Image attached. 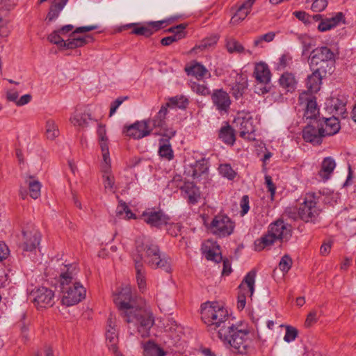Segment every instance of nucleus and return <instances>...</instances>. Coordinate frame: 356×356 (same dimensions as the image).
<instances>
[{"label":"nucleus","mask_w":356,"mask_h":356,"mask_svg":"<svg viewBox=\"0 0 356 356\" xmlns=\"http://www.w3.org/2000/svg\"><path fill=\"white\" fill-rule=\"evenodd\" d=\"M113 302L127 323L130 335L138 332L143 338L149 336L154 318L152 314L144 308L142 299L133 294L130 286L126 285L115 292Z\"/></svg>","instance_id":"1"},{"label":"nucleus","mask_w":356,"mask_h":356,"mask_svg":"<svg viewBox=\"0 0 356 356\" xmlns=\"http://www.w3.org/2000/svg\"><path fill=\"white\" fill-rule=\"evenodd\" d=\"M145 262L153 268H161L170 273L171 261L165 255H161L159 246L150 238L140 236L136 241V253L134 254V263Z\"/></svg>","instance_id":"2"},{"label":"nucleus","mask_w":356,"mask_h":356,"mask_svg":"<svg viewBox=\"0 0 356 356\" xmlns=\"http://www.w3.org/2000/svg\"><path fill=\"white\" fill-rule=\"evenodd\" d=\"M76 275L77 269L74 265H63L60 268L62 303L67 307L74 305L86 298V289L77 282Z\"/></svg>","instance_id":"3"},{"label":"nucleus","mask_w":356,"mask_h":356,"mask_svg":"<svg viewBox=\"0 0 356 356\" xmlns=\"http://www.w3.org/2000/svg\"><path fill=\"white\" fill-rule=\"evenodd\" d=\"M202 320L209 332L216 331L220 337L222 330L229 329L231 323L227 311L216 302H206L201 308Z\"/></svg>","instance_id":"4"},{"label":"nucleus","mask_w":356,"mask_h":356,"mask_svg":"<svg viewBox=\"0 0 356 356\" xmlns=\"http://www.w3.org/2000/svg\"><path fill=\"white\" fill-rule=\"evenodd\" d=\"M222 331L219 339L225 345H229L232 352L245 355L250 351L252 341L248 330L232 323L229 329Z\"/></svg>","instance_id":"5"},{"label":"nucleus","mask_w":356,"mask_h":356,"mask_svg":"<svg viewBox=\"0 0 356 356\" xmlns=\"http://www.w3.org/2000/svg\"><path fill=\"white\" fill-rule=\"evenodd\" d=\"M291 236V225L285 223L282 220H277L270 224L266 234L254 241L256 251L269 248L276 241H287Z\"/></svg>","instance_id":"6"},{"label":"nucleus","mask_w":356,"mask_h":356,"mask_svg":"<svg viewBox=\"0 0 356 356\" xmlns=\"http://www.w3.org/2000/svg\"><path fill=\"white\" fill-rule=\"evenodd\" d=\"M334 53L327 47H321L314 49L310 56L312 65L325 66L327 72L331 74L333 71L332 61L334 60Z\"/></svg>","instance_id":"7"},{"label":"nucleus","mask_w":356,"mask_h":356,"mask_svg":"<svg viewBox=\"0 0 356 356\" xmlns=\"http://www.w3.org/2000/svg\"><path fill=\"white\" fill-rule=\"evenodd\" d=\"M234 228V222L229 217L224 215L215 216L209 227L211 233L219 237L229 236L233 232Z\"/></svg>","instance_id":"8"},{"label":"nucleus","mask_w":356,"mask_h":356,"mask_svg":"<svg viewBox=\"0 0 356 356\" xmlns=\"http://www.w3.org/2000/svg\"><path fill=\"white\" fill-rule=\"evenodd\" d=\"M256 273L254 270L250 271L244 277L239 286L240 293L238 296L237 307L243 309L245 306L246 296H252L254 291Z\"/></svg>","instance_id":"9"},{"label":"nucleus","mask_w":356,"mask_h":356,"mask_svg":"<svg viewBox=\"0 0 356 356\" xmlns=\"http://www.w3.org/2000/svg\"><path fill=\"white\" fill-rule=\"evenodd\" d=\"M29 299L39 309L51 307L54 304V293L48 288L40 287L31 292Z\"/></svg>","instance_id":"10"},{"label":"nucleus","mask_w":356,"mask_h":356,"mask_svg":"<svg viewBox=\"0 0 356 356\" xmlns=\"http://www.w3.org/2000/svg\"><path fill=\"white\" fill-rule=\"evenodd\" d=\"M299 208L300 219L305 222L314 220L320 213V209L316 207L314 194H307Z\"/></svg>","instance_id":"11"},{"label":"nucleus","mask_w":356,"mask_h":356,"mask_svg":"<svg viewBox=\"0 0 356 356\" xmlns=\"http://www.w3.org/2000/svg\"><path fill=\"white\" fill-rule=\"evenodd\" d=\"M324 134L321 131V123L317 120L311 121L302 131V138L313 145H319L322 143Z\"/></svg>","instance_id":"12"},{"label":"nucleus","mask_w":356,"mask_h":356,"mask_svg":"<svg viewBox=\"0 0 356 356\" xmlns=\"http://www.w3.org/2000/svg\"><path fill=\"white\" fill-rule=\"evenodd\" d=\"M150 121H137L135 123L124 127V133L134 139H141L149 136L152 131V129L149 127Z\"/></svg>","instance_id":"13"},{"label":"nucleus","mask_w":356,"mask_h":356,"mask_svg":"<svg viewBox=\"0 0 356 356\" xmlns=\"http://www.w3.org/2000/svg\"><path fill=\"white\" fill-rule=\"evenodd\" d=\"M299 101L301 104H305L306 106L305 117L312 121L318 120L317 116L319 115V108H318L316 97L307 92H304L300 95Z\"/></svg>","instance_id":"14"},{"label":"nucleus","mask_w":356,"mask_h":356,"mask_svg":"<svg viewBox=\"0 0 356 356\" xmlns=\"http://www.w3.org/2000/svg\"><path fill=\"white\" fill-rule=\"evenodd\" d=\"M312 20H314L316 22L321 20L318 26V30L321 32H325L336 27L341 22L344 23V15L340 12L336 13L335 15L332 17L323 19L321 15L316 14L312 16L311 15V21Z\"/></svg>","instance_id":"15"},{"label":"nucleus","mask_w":356,"mask_h":356,"mask_svg":"<svg viewBox=\"0 0 356 356\" xmlns=\"http://www.w3.org/2000/svg\"><path fill=\"white\" fill-rule=\"evenodd\" d=\"M143 220L152 227L157 228L169 223L170 218L161 211L149 210L142 214Z\"/></svg>","instance_id":"16"},{"label":"nucleus","mask_w":356,"mask_h":356,"mask_svg":"<svg viewBox=\"0 0 356 356\" xmlns=\"http://www.w3.org/2000/svg\"><path fill=\"white\" fill-rule=\"evenodd\" d=\"M211 100L220 113H227L229 109L231 99L227 92L222 89L216 90L211 94Z\"/></svg>","instance_id":"17"},{"label":"nucleus","mask_w":356,"mask_h":356,"mask_svg":"<svg viewBox=\"0 0 356 356\" xmlns=\"http://www.w3.org/2000/svg\"><path fill=\"white\" fill-rule=\"evenodd\" d=\"M22 248L24 251H33L40 244L41 234L35 229H27L22 232Z\"/></svg>","instance_id":"18"},{"label":"nucleus","mask_w":356,"mask_h":356,"mask_svg":"<svg viewBox=\"0 0 356 356\" xmlns=\"http://www.w3.org/2000/svg\"><path fill=\"white\" fill-rule=\"evenodd\" d=\"M327 73L325 66H322L314 70L313 73L307 76V88L311 94L320 90L322 77Z\"/></svg>","instance_id":"19"},{"label":"nucleus","mask_w":356,"mask_h":356,"mask_svg":"<svg viewBox=\"0 0 356 356\" xmlns=\"http://www.w3.org/2000/svg\"><path fill=\"white\" fill-rule=\"evenodd\" d=\"M234 123L239 127V135L241 137L248 140L254 139L252 135L255 131V127L253 124V119L251 117H238L235 119Z\"/></svg>","instance_id":"20"},{"label":"nucleus","mask_w":356,"mask_h":356,"mask_svg":"<svg viewBox=\"0 0 356 356\" xmlns=\"http://www.w3.org/2000/svg\"><path fill=\"white\" fill-rule=\"evenodd\" d=\"M321 123V131L324 136H333L337 134L340 129V122L335 117L322 118L317 120Z\"/></svg>","instance_id":"21"},{"label":"nucleus","mask_w":356,"mask_h":356,"mask_svg":"<svg viewBox=\"0 0 356 356\" xmlns=\"http://www.w3.org/2000/svg\"><path fill=\"white\" fill-rule=\"evenodd\" d=\"M106 338L108 342V346L114 353L117 352V342L118 341V331L116 329L115 320L111 316L108 320V324L106 331Z\"/></svg>","instance_id":"22"},{"label":"nucleus","mask_w":356,"mask_h":356,"mask_svg":"<svg viewBox=\"0 0 356 356\" xmlns=\"http://www.w3.org/2000/svg\"><path fill=\"white\" fill-rule=\"evenodd\" d=\"M181 191L189 204H195L200 198V190L193 182L185 183Z\"/></svg>","instance_id":"23"},{"label":"nucleus","mask_w":356,"mask_h":356,"mask_svg":"<svg viewBox=\"0 0 356 356\" xmlns=\"http://www.w3.org/2000/svg\"><path fill=\"white\" fill-rule=\"evenodd\" d=\"M254 76L259 83L266 85L270 82L271 74L266 63H259L254 67Z\"/></svg>","instance_id":"24"},{"label":"nucleus","mask_w":356,"mask_h":356,"mask_svg":"<svg viewBox=\"0 0 356 356\" xmlns=\"http://www.w3.org/2000/svg\"><path fill=\"white\" fill-rule=\"evenodd\" d=\"M91 120V115L88 111H84L83 112H79L77 108H76L75 111L70 118V122L74 126L79 127H87L88 120Z\"/></svg>","instance_id":"25"},{"label":"nucleus","mask_w":356,"mask_h":356,"mask_svg":"<svg viewBox=\"0 0 356 356\" xmlns=\"http://www.w3.org/2000/svg\"><path fill=\"white\" fill-rule=\"evenodd\" d=\"M67 1L68 0H53L47 15L46 20L51 22L57 19Z\"/></svg>","instance_id":"26"},{"label":"nucleus","mask_w":356,"mask_h":356,"mask_svg":"<svg viewBox=\"0 0 356 356\" xmlns=\"http://www.w3.org/2000/svg\"><path fill=\"white\" fill-rule=\"evenodd\" d=\"M203 253L207 260L213 261L218 263L222 260V257L218 245L210 243V245L206 244L202 248Z\"/></svg>","instance_id":"27"},{"label":"nucleus","mask_w":356,"mask_h":356,"mask_svg":"<svg viewBox=\"0 0 356 356\" xmlns=\"http://www.w3.org/2000/svg\"><path fill=\"white\" fill-rule=\"evenodd\" d=\"M336 163L333 159L331 157H326L323 159L321 168L318 172V175L323 181H327L335 168Z\"/></svg>","instance_id":"28"},{"label":"nucleus","mask_w":356,"mask_h":356,"mask_svg":"<svg viewBox=\"0 0 356 356\" xmlns=\"http://www.w3.org/2000/svg\"><path fill=\"white\" fill-rule=\"evenodd\" d=\"M76 35H73V33L71 34L72 38L65 40V43H63V47L67 49H74L76 47H81L86 44L89 41H92L93 38L91 35H88L84 37H76Z\"/></svg>","instance_id":"29"},{"label":"nucleus","mask_w":356,"mask_h":356,"mask_svg":"<svg viewBox=\"0 0 356 356\" xmlns=\"http://www.w3.org/2000/svg\"><path fill=\"white\" fill-rule=\"evenodd\" d=\"M159 155L167 161L174 158V152L168 140L161 138L159 140Z\"/></svg>","instance_id":"30"},{"label":"nucleus","mask_w":356,"mask_h":356,"mask_svg":"<svg viewBox=\"0 0 356 356\" xmlns=\"http://www.w3.org/2000/svg\"><path fill=\"white\" fill-rule=\"evenodd\" d=\"M248 80L245 77L240 76L235 85L232 87V94L236 99H238L243 95L248 88Z\"/></svg>","instance_id":"31"},{"label":"nucleus","mask_w":356,"mask_h":356,"mask_svg":"<svg viewBox=\"0 0 356 356\" xmlns=\"http://www.w3.org/2000/svg\"><path fill=\"white\" fill-rule=\"evenodd\" d=\"M279 82L280 86L285 88L288 92L294 90L296 85V81L294 76L288 72L284 73L281 76Z\"/></svg>","instance_id":"32"},{"label":"nucleus","mask_w":356,"mask_h":356,"mask_svg":"<svg viewBox=\"0 0 356 356\" xmlns=\"http://www.w3.org/2000/svg\"><path fill=\"white\" fill-rule=\"evenodd\" d=\"M219 138L222 139L224 143L233 145L235 141L234 129L229 125L222 127L220 130Z\"/></svg>","instance_id":"33"},{"label":"nucleus","mask_w":356,"mask_h":356,"mask_svg":"<svg viewBox=\"0 0 356 356\" xmlns=\"http://www.w3.org/2000/svg\"><path fill=\"white\" fill-rule=\"evenodd\" d=\"M188 75H193L197 79H202L207 73L208 70L206 67L199 63H195L188 68H186Z\"/></svg>","instance_id":"34"},{"label":"nucleus","mask_w":356,"mask_h":356,"mask_svg":"<svg viewBox=\"0 0 356 356\" xmlns=\"http://www.w3.org/2000/svg\"><path fill=\"white\" fill-rule=\"evenodd\" d=\"M101 147L103 162L101 165L102 172L103 173H108L111 170V159L109 156V150L108 144L102 143Z\"/></svg>","instance_id":"35"},{"label":"nucleus","mask_w":356,"mask_h":356,"mask_svg":"<svg viewBox=\"0 0 356 356\" xmlns=\"http://www.w3.org/2000/svg\"><path fill=\"white\" fill-rule=\"evenodd\" d=\"M26 183L29 188L30 196L33 199L38 198L40 196L41 190V184L40 181L30 177L26 179Z\"/></svg>","instance_id":"36"},{"label":"nucleus","mask_w":356,"mask_h":356,"mask_svg":"<svg viewBox=\"0 0 356 356\" xmlns=\"http://www.w3.org/2000/svg\"><path fill=\"white\" fill-rule=\"evenodd\" d=\"M135 268L136 270V280L138 287L140 291H143L146 286L143 263L137 260L135 264Z\"/></svg>","instance_id":"37"},{"label":"nucleus","mask_w":356,"mask_h":356,"mask_svg":"<svg viewBox=\"0 0 356 356\" xmlns=\"http://www.w3.org/2000/svg\"><path fill=\"white\" fill-rule=\"evenodd\" d=\"M188 104V99L184 95H177L168 99V102L165 105H168V107H177L181 109H184Z\"/></svg>","instance_id":"38"},{"label":"nucleus","mask_w":356,"mask_h":356,"mask_svg":"<svg viewBox=\"0 0 356 356\" xmlns=\"http://www.w3.org/2000/svg\"><path fill=\"white\" fill-rule=\"evenodd\" d=\"M165 352L157 345L148 342L144 347L145 356H164Z\"/></svg>","instance_id":"39"},{"label":"nucleus","mask_w":356,"mask_h":356,"mask_svg":"<svg viewBox=\"0 0 356 356\" xmlns=\"http://www.w3.org/2000/svg\"><path fill=\"white\" fill-rule=\"evenodd\" d=\"M103 184L105 191H110L115 193L116 187L115 186V178L110 171L108 173H103L102 175Z\"/></svg>","instance_id":"40"},{"label":"nucleus","mask_w":356,"mask_h":356,"mask_svg":"<svg viewBox=\"0 0 356 356\" xmlns=\"http://www.w3.org/2000/svg\"><path fill=\"white\" fill-rule=\"evenodd\" d=\"M46 135L47 138L54 140L58 136V129L53 120H47L46 122Z\"/></svg>","instance_id":"41"},{"label":"nucleus","mask_w":356,"mask_h":356,"mask_svg":"<svg viewBox=\"0 0 356 356\" xmlns=\"http://www.w3.org/2000/svg\"><path fill=\"white\" fill-rule=\"evenodd\" d=\"M207 170L208 168L204 160L197 161L193 167L192 177L194 179L198 178Z\"/></svg>","instance_id":"42"},{"label":"nucleus","mask_w":356,"mask_h":356,"mask_svg":"<svg viewBox=\"0 0 356 356\" xmlns=\"http://www.w3.org/2000/svg\"><path fill=\"white\" fill-rule=\"evenodd\" d=\"M227 49L229 53H242L244 51L243 45L235 39H229L227 41Z\"/></svg>","instance_id":"43"},{"label":"nucleus","mask_w":356,"mask_h":356,"mask_svg":"<svg viewBox=\"0 0 356 356\" xmlns=\"http://www.w3.org/2000/svg\"><path fill=\"white\" fill-rule=\"evenodd\" d=\"M218 40V36L217 35H211L209 38L204 39L200 45L195 46L193 49H205L209 47H211L216 44Z\"/></svg>","instance_id":"44"},{"label":"nucleus","mask_w":356,"mask_h":356,"mask_svg":"<svg viewBox=\"0 0 356 356\" xmlns=\"http://www.w3.org/2000/svg\"><path fill=\"white\" fill-rule=\"evenodd\" d=\"M219 172L224 177L228 179H233L236 175V172L229 164H222L219 166Z\"/></svg>","instance_id":"45"},{"label":"nucleus","mask_w":356,"mask_h":356,"mask_svg":"<svg viewBox=\"0 0 356 356\" xmlns=\"http://www.w3.org/2000/svg\"><path fill=\"white\" fill-rule=\"evenodd\" d=\"M292 264V259L288 254H285L279 263V268L283 273H287L291 268Z\"/></svg>","instance_id":"46"},{"label":"nucleus","mask_w":356,"mask_h":356,"mask_svg":"<svg viewBox=\"0 0 356 356\" xmlns=\"http://www.w3.org/2000/svg\"><path fill=\"white\" fill-rule=\"evenodd\" d=\"M249 13V12L242 9V8L239 6L235 15L232 17L230 23L232 24H238L242 22Z\"/></svg>","instance_id":"47"},{"label":"nucleus","mask_w":356,"mask_h":356,"mask_svg":"<svg viewBox=\"0 0 356 356\" xmlns=\"http://www.w3.org/2000/svg\"><path fill=\"white\" fill-rule=\"evenodd\" d=\"M61 34L58 31H54L48 36V40L55 44L58 45L60 47H63V43H65V40H64L61 37Z\"/></svg>","instance_id":"48"},{"label":"nucleus","mask_w":356,"mask_h":356,"mask_svg":"<svg viewBox=\"0 0 356 356\" xmlns=\"http://www.w3.org/2000/svg\"><path fill=\"white\" fill-rule=\"evenodd\" d=\"M284 215L292 220H296L297 219L300 218V208H297L296 207H287L284 211Z\"/></svg>","instance_id":"49"},{"label":"nucleus","mask_w":356,"mask_h":356,"mask_svg":"<svg viewBox=\"0 0 356 356\" xmlns=\"http://www.w3.org/2000/svg\"><path fill=\"white\" fill-rule=\"evenodd\" d=\"M275 36V34L274 32H269L268 33L262 35L254 40V46L258 47L264 41L266 42H270L273 40Z\"/></svg>","instance_id":"50"},{"label":"nucleus","mask_w":356,"mask_h":356,"mask_svg":"<svg viewBox=\"0 0 356 356\" xmlns=\"http://www.w3.org/2000/svg\"><path fill=\"white\" fill-rule=\"evenodd\" d=\"M191 88L194 92L199 95L207 96L210 94L209 88L204 84L193 83Z\"/></svg>","instance_id":"51"},{"label":"nucleus","mask_w":356,"mask_h":356,"mask_svg":"<svg viewBox=\"0 0 356 356\" xmlns=\"http://www.w3.org/2000/svg\"><path fill=\"white\" fill-rule=\"evenodd\" d=\"M298 335V330L292 326H286V334L284 337L285 341L289 343L295 340Z\"/></svg>","instance_id":"52"},{"label":"nucleus","mask_w":356,"mask_h":356,"mask_svg":"<svg viewBox=\"0 0 356 356\" xmlns=\"http://www.w3.org/2000/svg\"><path fill=\"white\" fill-rule=\"evenodd\" d=\"M132 33L138 35H144L145 37H149L154 33V31L152 29L148 26H140L135 28L132 31Z\"/></svg>","instance_id":"53"},{"label":"nucleus","mask_w":356,"mask_h":356,"mask_svg":"<svg viewBox=\"0 0 356 356\" xmlns=\"http://www.w3.org/2000/svg\"><path fill=\"white\" fill-rule=\"evenodd\" d=\"M97 135L99 138V145L102 146L104 144H108V138L106 136V131L105 125L99 124L97 129Z\"/></svg>","instance_id":"54"},{"label":"nucleus","mask_w":356,"mask_h":356,"mask_svg":"<svg viewBox=\"0 0 356 356\" xmlns=\"http://www.w3.org/2000/svg\"><path fill=\"white\" fill-rule=\"evenodd\" d=\"M184 36V33L174 34L173 35L163 38L161 40V43L163 46H168L171 44L172 42L178 41L179 40L183 38Z\"/></svg>","instance_id":"55"},{"label":"nucleus","mask_w":356,"mask_h":356,"mask_svg":"<svg viewBox=\"0 0 356 356\" xmlns=\"http://www.w3.org/2000/svg\"><path fill=\"white\" fill-rule=\"evenodd\" d=\"M15 6V2L14 0H0V13L6 12L5 15L7 14Z\"/></svg>","instance_id":"56"},{"label":"nucleus","mask_w":356,"mask_h":356,"mask_svg":"<svg viewBox=\"0 0 356 356\" xmlns=\"http://www.w3.org/2000/svg\"><path fill=\"white\" fill-rule=\"evenodd\" d=\"M147 121H150L149 122V127L152 129L156 128H159L161 129L165 126V124L156 115H155L152 119H149Z\"/></svg>","instance_id":"57"},{"label":"nucleus","mask_w":356,"mask_h":356,"mask_svg":"<svg viewBox=\"0 0 356 356\" xmlns=\"http://www.w3.org/2000/svg\"><path fill=\"white\" fill-rule=\"evenodd\" d=\"M327 0H314L312 5V9L314 12H321L323 10L327 7Z\"/></svg>","instance_id":"58"},{"label":"nucleus","mask_w":356,"mask_h":356,"mask_svg":"<svg viewBox=\"0 0 356 356\" xmlns=\"http://www.w3.org/2000/svg\"><path fill=\"white\" fill-rule=\"evenodd\" d=\"M240 207H241V216H245L249 211L250 207H249V197L248 195H243L241 200L240 202Z\"/></svg>","instance_id":"59"},{"label":"nucleus","mask_w":356,"mask_h":356,"mask_svg":"<svg viewBox=\"0 0 356 356\" xmlns=\"http://www.w3.org/2000/svg\"><path fill=\"white\" fill-rule=\"evenodd\" d=\"M128 99L127 96L125 97H120L115 99V101L111 104V108H110V113L109 115H113L118 108L123 103V102Z\"/></svg>","instance_id":"60"},{"label":"nucleus","mask_w":356,"mask_h":356,"mask_svg":"<svg viewBox=\"0 0 356 356\" xmlns=\"http://www.w3.org/2000/svg\"><path fill=\"white\" fill-rule=\"evenodd\" d=\"M293 15L304 23H311V15L307 14L305 11H296Z\"/></svg>","instance_id":"61"},{"label":"nucleus","mask_w":356,"mask_h":356,"mask_svg":"<svg viewBox=\"0 0 356 356\" xmlns=\"http://www.w3.org/2000/svg\"><path fill=\"white\" fill-rule=\"evenodd\" d=\"M160 131H162L158 133V134H159L163 137H165L166 138L165 140H168L170 138H172L173 136H175V135L176 134L175 130H174L172 129H166L165 126L163 129H161Z\"/></svg>","instance_id":"62"},{"label":"nucleus","mask_w":356,"mask_h":356,"mask_svg":"<svg viewBox=\"0 0 356 356\" xmlns=\"http://www.w3.org/2000/svg\"><path fill=\"white\" fill-rule=\"evenodd\" d=\"M291 60V58L290 56L285 54L282 55L279 59V62L277 63V69L282 70L285 68L289 65Z\"/></svg>","instance_id":"63"},{"label":"nucleus","mask_w":356,"mask_h":356,"mask_svg":"<svg viewBox=\"0 0 356 356\" xmlns=\"http://www.w3.org/2000/svg\"><path fill=\"white\" fill-rule=\"evenodd\" d=\"M127 207V204L124 202H122V200H120L119 202L118 206L116 208V211H115L116 216L118 217L123 218V217L126 213Z\"/></svg>","instance_id":"64"}]
</instances>
